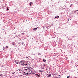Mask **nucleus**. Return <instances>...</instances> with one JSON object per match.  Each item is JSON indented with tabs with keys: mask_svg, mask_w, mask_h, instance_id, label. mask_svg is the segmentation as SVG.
Returning a JSON list of instances; mask_svg holds the SVG:
<instances>
[{
	"mask_svg": "<svg viewBox=\"0 0 78 78\" xmlns=\"http://www.w3.org/2000/svg\"><path fill=\"white\" fill-rule=\"evenodd\" d=\"M20 64L23 66H28V64L27 63L25 64V62L24 61H20Z\"/></svg>",
	"mask_w": 78,
	"mask_h": 78,
	"instance_id": "nucleus-1",
	"label": "nucleus"
},
{
	"mask_svg": "<svg viewBox=\"0 0 78 78\" xmlns=\"http://www.w3.org/2000/svg\"><path fill=\"white\" fill-rule=\"evenodd\" d=\"M28 72L29 73L28 74L29 75H30V74H34V73H33L32 71H31V72L30 71H28Z\"/></svg>",
	"mask_w": 78,
	"mask_h": 78,
	"instance_id": "nucleus-2",
	"label": "nucleus"
},
{
	"mask_svg": "<svg viewBox=\"0 0 78 78\" xmlns=\"http://www.w3.org/2000/svg\"><path fill=\"white\" fill-rule=\"evenodd\" d=\"M47 76H48L49 77H51V76H51V74H48L47 75Z\"/></svg>",
	"mask_w": 78,
	"mask_h": 78,
	"instance_id": "nucleus-3",
	"label": "nucleus"
},
{
	"mask_svg": "<svg viewBox=\"0 0 78 78\" xmlns=\"http://www.w3.org/2000/svg\"><path fill=\"white\" fill-rule=\"evenodd\" d=\"M29 69H30L29 68H27L25 69V70H29Z\"/></svg>",
	"mask_w": 78,
	"mask_h": 78,
	"instance_id": "nucleus-4",
	"label": "nucleus"
},
{
	"mask_svg": "<svg viewBox=\"0 0 78 78\" xmlns=\"http://www.w3.org/2000/svg\"><path fill=\"white\" fill-rule=\"evenodd\" d=\"M33 4V3L32 2H30V3H29V4L30 6H31V5H32Z\"/></svg>",
	"mask_w": 78,
	"mask_h": 78,
	"instance_id": "nucleus-5",
	"label": "nucleus"
},
{
	"mask_svg": "<svg viewBox=\"0 0 78 78\" xmlns=\"http://www.w3.org/2000/svg\"><path fill=\"white\" fill-rule=\"evenodd\" d=\"M55 18V19H56L57 18V19H58L59 18V16H56Z\"/></svg>",
	"mask_w": 78,
	"mask_h": 78,
	"instance_id": "nucleus-6",
	"label": "nucleus"
},
{
	"mask_svg": "<svg viewBox=\"0 0 78 78\" xmlns=\"http://www.w3.org/2000/svg\"><path fill=\"white\" fill-rule=\"evenodd\" d=\"M39 72H41V73H42L43 71H41V70H39Z\"/></svg>",
	"mask_w": 78,
	"mask_h": 78,
	"instance_id": "nucleus-7",
	"label": "nucleus"
},
{
	"mask_svg": "<svg viewBox=\"0 0 78 78\" xmlns=\"http://www.w3.org/2000/svg\"><path fill=\"white\" fill-rule=\"evenodd\" d=\"M14 47H17V45L15 44L14 45Z\"/></svg>",
	"mask_w": 78,
	"mask_h": 78,
	"instance_id": "nucleus-8",
	"label": "nucleus"
},
{
	"mask_svg": "<svg viewBox=\"0 0 78 78\" xmlns=\"http://www.w3.org/2000/svg\"><path fill=\"white\" fill-rule=\"evenodd\" d=\"M28 67H24V69H27V68H28Z\"/></svg>",
	"mask_w": 78,
	"mask_h": 78,
	"instance_id": "nucleus-9",
	"label": "nucleus"
},
{
	"mask_svg": "<svg viewBox=\"0 0 78 78\" xmlns=\"http://www.w3.org/2000/svg\"><path fill=\"white\" fill-rule=\"evenodd\" d=\"M37 76H38V77H40V75H37Z\"/></svg>",
	"mask_w": 78,
	"mask_h": 78,
	"instance_id": "nucleus-10",
	"label": "nucleus"
},
{
	"mask_svg": "<svg viewBox=\"0 0 78 78\" xmlns=\"http://www.w3.org/2000/svg\"><path fill=\"white\" fill-rule=\"evenodd\" d=\"M14 73H12V74H14Z\"/></svg>",
	"mask_w": 78,
	"mask_h": 78,
	"instance_id": "nucleus-11",
	"label": "nucleus"
},
{
	"mask_svg": "<svg viewBox=\"0 0 78 78\" xmlns=\"http://www.w3.org/2000/svg\"><path fill=\"white\" fill-rule=\"evenodd\" d=\"M7 10H8V11H9V9H8V8H7Z\"/></svg>",
	"mask_w": 78,
	"mask_h": 78,
	"instance_id": "nucleus-12",
	"label": "nucleus"
},
{
	"mask_svg": "<svg viewBox=\"0 0 78 78\" xmlns=\"http://www.w3.org/2000/svg\"><path fill=\"white\" fill-rule=\"evenodd\" d=\"M6 48H8V46H7L6 47Z\"/></svg>",
	"mask_w": 78,
	"mask_h": 78,
	"instance_id": "nucleus-13",
	"label": "nucleus"
},
{
	"mask_svg": "<svg viewBox=\"0 0 78 78\" xmlns=\"http://www.w3.org/2000/svg\"><path fill=\"white\" fill-rule=\"evenodd\" d=\"M19 64V62H16V64Z\"/></svg>",
	"mask_w": 78,
	"mask_h": 78,
	"instance_id": "nucleus-14",
	"label": "nucleus"
},
{
	"mask_svg": "<svg viewBox=\"0 0 78 78\" xmlns=\"http://www.w3.org/2000/svg\"><path fill=\"white\" fill-rule=\"evenodd\" d=\"M27 75H28V73H27Z\"/></svg>",
	"mask_w": 78,
	"mask_h": 78,
	"instance_id": "nucleus-15",
	"label": "nucleus"
},
{
	"mask_svg": "<svg viewBox=\"0 0 78 78\" xmlns=\"http://www.w3.org/2000/svg\"><path fill=\"white\" fill-rule=\"evenodd\" d=\"M0 76H2V75L0 74Z\"/></svg>",
	"mask_w": 78,
	"mask_h": 78,
	"instance_id": "nucleus-16",
	"label": "nucleus"
},
{
	"mask_svg": "<svg viewBox=\"0 0 78 78\" xmlns=\"http://www.w3.org/2000/svg\"><path fill=\"white\" fill-rule=\"evenodd\" d=\"M69 77H70V76H67V78H69Z\"/></svg>",
	"mask_w": 78,
	"mask_h": 78,
	"instance_id": "nucleus-17",
	"label": "nucleus"
},
{
	"mask_svg": "<svg viewBox=\"0 0 78 78\" xmlns=\"http://www.w3.org/2000/svg\"><path fill=\"white\" fill-rule=\"evenodd\" d=\"M44 67H45V64H44Z\"/></svg>",
	"mask_w": 78,
	"mask_h": 78,
	"instance_id": "nucleus-18",
	"label": "nucleus"
},
{
	"mask_svg": "<svg viewBox=\"0 0 78 78\" xmlns=\"http://www.w3.org/2000/svg\"><path fill=\"white\" fill-rule=\"evenodd\" d=\"M43 61H45V59H43Z\"/></svg>",
	"mask_w": 78,
	"mask_h": 78,
	"instance_id": "nucleus-19",
	"label": "nucleus"
},
{
	"mask_svg": "<svg viewBox=\"0 0 78 78\" xmlns=\"http://www.w3.org/2000/svg\"><path fill=\"white\" fill-rule=\"evenodd\" d=\"M35 30H37V28H35Z\"/></svg>",
	"mask_w": 78,
	"mask_h": 78,
	"instance_id": "nucleus-20",
	"label": "nucleus"
},
{
	"mask_svg": "<svg viewBox=\"0 0 78 78\" xmlns=\"http://www.w3.org/2000/svg\"><path fill=\"white\" fill-rule=\"evenodd\" d=\"M35 30V29H34V31Z\"/></svg>",
	"mask_w": 78,
	"mask_h": 78,
	"instance_id": "nucleus-21",
	"label": "nucleus"
},
{
	"mask_svg": "<svg viewBox=\"0 0 78 78\" xmlns=\"http://www.w3.org/2000/svg\"><path fill=\"white\" fill-rule=\"evenodd\" d=\"M68 21H69V20H68Z\"/></svg>",
	"mask_w": 78,
	"mask_h": 78,
	"instance_id": "nucleus-22",
	"label": "nucleus"
},
{
	"mask_svg": "<svg viewBox=\"0 0 78 78\" xmlns=\"http://www.w3.org/2000/svg\"><path fill=\"white\" fill-rule=\"evenodd\" d=\"M13 44H15V42H14V43H13Z\"/></svg>",
	"mask_w": 78,
	"mask_h": 78,
	"instance_id": "nucleus-23",
	"label": "nucleus"
},
{
	"mask_svg": "<svg viewBox=\"0 0 78 78\" xmlns=\"http://www.w3.org/2000/svg\"><path fill=\"white\" fill-rule=\"evenodd\" d=\"M70 7H71V5H70Z\"/></svg>",
	"mask_w": 78,
	"mask_h": 78,
	"instance_id": "nucleus-24",
	"label": "nucleus"
},
{
	"mask_svg": "<svg viewBox=\"0 0 78 78\" xmlns=\"http://www.w3.org/2000/svg\"><path fill=\"white\" fill-rule=\"evenodd\" d=\"M45 61H47V60H45Z\"/></svg>",
	"mask_w": 78,
	"mask_h": 78,
	"instance_id": "nucleus-25",
	"label": "nucleus"
},
{
	"mask_svg": "<svg viewBox=\"0 0 78 78\" xmlns=\"http://www.w3.org/2000/svg\"><path fill=\"white\" fill-rule=\"evenodd\" d=\"M44 62H45V61H44Z\"/></svg>",
	"mask_w": 78,
	"mask_h": 78,
	"instance_id": "nucleus-26",
	"label": "nucleus"
}]
</instances>
